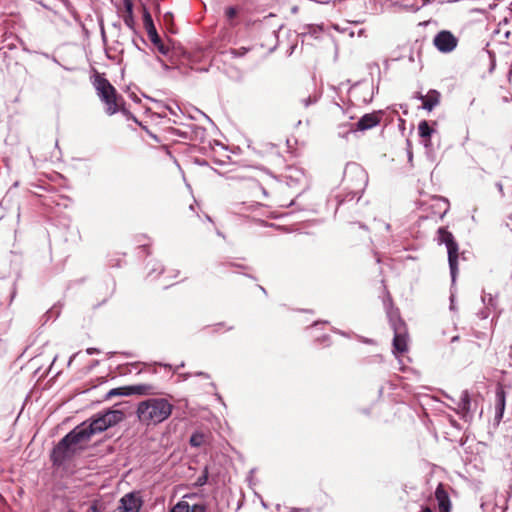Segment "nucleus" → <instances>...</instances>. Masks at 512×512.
Here are the masks:
<instances>
[{
    "instance_id": "1",
    "label": "nucleus",
    "mask_w": 512,
    "mask_h": 512,
    "mask_svg": "<svg viewBox=\"0 0 512 512\" xmlns=\"http://www.w3.org/2000/svg\"><path fill=\"white\" fill-rule=\"evenodd\" d=\"M108 429L102 413L82 422L66 434L53 448L51 461L54 465L60 466L71 459L78 448L90 441L91 437Z\"/></svg>"
},
{
    "instance_id": "2",
    "label": "nucleus",
    "mask_w": 512,
    "mask_h": 512,
    "mask_svg": "<svg viewBox=\"0 0 512 512\" xmlns=\"http://www.w3.org/2000/svg\"><path fill=\"white\" fill-rule=\"evenodd\" d=\"M174 406L165 398H149L137 406L139 421L147 426L164 422L172 414Z\"/></svg>"
},
{
    "instance_id": "3",
    "label": "nucleus",
    "mask_w": 512,
    "mask_h": 512,
    "mask_svg": "<svg viewBox=\"0 0 512 512\" xmlns=\"http://www.w3.org/2000/svg\"><path fill=\"white\" fill-rule=\"evenodd\" d=\"M93 85L97 95L105 104V111L108 115H113L118 111L125 112L123 97L117 93L114 86L103 75L96 74Z\"/></svg>"
},
{
    "instance_id": "4",
    "label": "nucleus",
    "mask_w": 512,
    "mask_h": 512,
    "mask_svg": "<svg viewBox=\"0 0 512 512\" xmlns=\"http://www.w3.org/2000/svg\"><path fill=\"white\" fill-rule=\"evenodd\" d=\"M367 184L368 174L365 169L357 163H348L344 169L342 185L351 194V200H359Z\"/></svg>"
},
{
    "instance_id": "5",
    "label": "nucleus",
    "mask_w": 512,
    "mask_h": 512,
    "mask_svg": "<svg viewBox=\"0 0 512 512\" xmlns=\"http://www.w3.org/2000/svg\"><path fill=\"white\" fill-rule=\"evenodd\" d=\"M436 240L439 245L444 244L447 248L450 274L452 280L455 281L458 273L459 245L446 227L438 228Z\"/></svg>"
},
{
    "instance_id": "6",
    "label": "nucleus",
    "mask_w": 512,
    "mask_h": 512,
    "mask_svg": "<svg viewBox=\"0 0 512 512\" xmlns=\"http://www.w3.org/2000/svg\"><path fill=\"white\" fill-rule=\"evenodd\" d=\"M143 24L149 40L154 44L159 53L167 56L170 52V48L163 43L162 39L158 35L152 16L145 7L143 8Z\"/></svg>"
},
{
    "instance_id": "7",
    "label": "nucleus",
    "mask_w": 512,
    "mask_h": 512,
    "mask_svg": "<svg viewBox=\"0 0 512 512\" xmlns=\"http://www.w3.org/2000/svg\"><path fill=\"white\" fill-rule=\"evenodd\" d=\"M433 45L442 53H450L457 47L458 38L449 30H441L434 36Z\"/></svg>"
},
{
    "instance_id": "8",
    "label": "nucleus",
    "mask_w": 512,
    "mask_h": 512,
    "mask_svg": "<svg viewBox=\"0 0 512 512\" xmlns=\"http://www.w3.org/2000/svg\"><path fill=\"white\" fill-rule=\"evenodd\" d=\"M142 506V500L134 493L124 495L116 509V512H139Z\"/></svg>"
},
{
    "instance_id": "9",
    "label": "nucleus",
    "mask_w": 512,
    "mask_h": 512,
    "mask_svg": "<svg viewBox=\"0 0 512 512\" xmlns=\"http://www.w3.org/2000/svg\"><path fill=\"white\" fill-rule=\"evenodd\" d=\"M382 115V111H374L372 113H367L363 115L356 123L357 130L365 131L376 127L377 125L380 124Z\"/></svg>"
},
{
    "instance_id": "10",
    "label": "nucleus",
    "mask_w": 512,
    "mask_h": 512,
    "mask_svg": "<svg viewBox=\"0 0 512 512\" xmlns=\"http://www.w3.org/2000/svg\"><path fill=\"white\" fill-rule=\"evenodd\" d=\"M434 495L438 504L439 512L452 511V502L443 483H439L437 485Z\"/></svg>"
},
{
    "instance_id": "11",
    "label": "nucleus",
    "mask_w": 512,
    "mask_h": 512,
    "mask_svg": "<svg viewBox=\"0 0 512 512\" xmlns=\"http://www.w3.org/2000/svg\"><path fill=\"white\" fill-rule=\"evenodd\" d=\"M422 101V108L427 111H432L440 103L441 94L434 89L428 91L427 95L417 93L415 96Z\"/></svg>"
},
{
    "instance_id": "12",
    "label": "nucleus",
    "mask_w": 512,
    "mask_h": 512,
    "mask_svg": "<svg viewBox=\"0 0 512 512\" xmlns=\"http://www.w3.org/2000/svg\"><path fill=\"white\" fill-rule=\"evenodd\" d=\"M408 332L403 329H398V333L393 337V352L395 354H403L408 350L407 345Z\"/></svg>"
},
{
    "instance_id": "13",
    "label": "nucleus",
    "mask_w": 512,
    "mask_h": 512,
    "mask_svg": "<svg viewBox=\"0 0 512 512\" xmlns=\"http://www.w3.org/2000/svg\"><path fill=\"white\" fill-rule=\"evenodd\" d=\"M506 404V393L504 389L499 386L495 392V420L500 422L504 415Z\"/></svg>"
},
{
    "instance_id": "14",
    "label": "nucleus",
    "mask_w": 512,
    "mask_h": 512,
    "mask_svg": "<svg viewBox=\"0 0 512 512\" xmlns=\"http://www.w3.org/2000/svg\"><path fill=\"white\" fill-rule=\"evenodd\" d=\"M456 412L463 416H466L471 412V399L467 390L461 392Z\"/></svg>"
},
{
    "instance_id": "15",
    "label": "nucleus",
    "mask_w": 512,
    "mask_h": 512,
    "mask_svg": "<svg viewBox=\"0 0 512 512\" xmlns=\"http://www.w3.org/2000/svg\"><path fill=\"white\" fill-rule=\"evenodd\" d=\"M206 507L203 504L190 505L186 501H179L170 512H205Z\"/></svg>"
},
{
    "instance_id": "16",
    "label": "nucleus",
    "mask_w": 512,
    "mask_h": 512,
    "mask_svg": "<svg viewBox=\"0 0 512 512\" xmlns=\"http://www.w3.org/2000/svg\"><path fill=\"white\" fill-rule=\"evenodd\" d=\"M108 428L118 424L124 419V413L121 410H107L102 413Z\"/></svg>"
},
{
    "instance_id": "17",
    "label": "nucleus",
    "mask_w": 512,
    "mask_h": 512,
    "mask_svg": "<svg viewBox=\"0 0 512 512\" xmlns=\"http://www.w3.org/2000/svg\"><path fill=\"white\" fill-rule=\"evenodd\" d=\"M133 395H155L158 394L155 386L151 384L131 385Z\"/></svg>"
},
{
    "instance_id": "18",
    "label": "nucleus",
    "mask_w": 512,
    "mask_h": 512,
    "mask_svg": "<svg viewBox=\"0 0 512 512\" xmlns=\"http://www.w3.org/2000/svg\"><path fill=\"white\" fill-rule=\"evenodd\" d=\"M389 319H390V325L391 328L395 333H398V329H403L404 331H407V326L405 322L400 318L398 312H391L389 313Z\"/></svg>"
},
{
    "instance_id": "19",
    "label": "nucleus",
    "mask_w": 512,
    "mask_h": 512,
    "mask_svg": "<svg viewBox=\"0 0 512 512\" xmlns=\"http://www.w3.org/2000/svg\"><path fill=\"white\" fill-rule=\"evenodd\" d=\"M434 130L429 126L426 120H422L418 125V133L425 141H429Z\"/></svg>"
},
{
    "instance_id": "20",
    "label": "nucleus",
    "mask_w": 512,
    "mask_h": 512,
    "mask_svg": "<svg viewBox=\"0 0 512 512\" xmlns=\"http://www.w3.org/2000/svg\"><path fill=\"white\" fill-rule=\"evenodd\" d=\"M192 447H200L205 443V435L202 432H194L189 440Z\"/></svg>"
},
{
    "instance_id": "21",
    "label": "nucleus",
    "mask_w": 512,
    "mask_h": 512,
    "mask_svg": "<svg viewBox=\"0 0 512 512\" xmlns=\"http://www.w3.org/2000/svg\"><path fill=\"white\" fill-rule=\"evenodd\" d=\"M209 477V469L208 466H205L202 474L197 478L196 482L194 483L195 487H202L208 482Z\"/></svg>"
},
{
    "instance_id": "22",
    "label": "nucleus",
    "mask_w": 512,
    "mask_h": 512,
    "mask_svg": "<svg viewBox=\"0 0 512 512\" xmlns=\"http://www.w3.org/2000/svg\"><path fill=\"white\" fill-rule=\"evenodd\" d=\"M123 21H124V24L130 28V29H134V26H135V20H134V14L133 12L132 13H129V14H124L123 15Z\"/></svg>"
},
{
    "instance_id": "23",
    "label": "nucleus",
    "mask_w": 512,
    "mask_h": 512,
    "mask_svg": "<svg viewBox=\"0 0 512 512\" xmlns=\"http://www.w3.org/2000/svg\"><path fill=\"white\" fill-rule=\"evenodd\" d=\"M247 49L242 47V48H239V49H231L230 50V54L233 56V57H242L244 56L246 53H247Z\"/></svg>"
},
{
    "instance_id": "24",
    "label": "nucleus",
    "mask_w": 512,
    "mask_h": 512,
    "mask_svg": "<svg viewBox=\"0 0 512 512\" xmlns=\"http://www.w3.org/2000/svg\"><path fill=\"white\" fill-rule=\"evenodd\" d=\"M226 17L231 20L237 15V10L235 7H228L225 10Z\"/></svg>"
},
{
    "instance_id": "25",
    "label": "nucleus",
    "mask_w": 512,
    "mask_h": 512,
    "mask_svg": "<svg viewBox=\"0 0 512 512\" xmlns=\"http://www.w3.org/2000/svg\"><path fill=\"white\" fill-rule=\"evenodd\" d=\"M120 390V396H130L133 395L131 385L119 387Z\"/></svg>"
},
{
    "instance_id": "26",
    "label": "nucleus",
    "mask_w": 512,
    "mask_h": 512,
    "mask_svg": "<svg viewBox=\"0 0 512 512\" xmlns=\"http://www.w3.org/2000/svg\"><path fill=\"white\" fill-rule=\"evenodd\" d=\"M123 4H124V8H125V13L124 14H129V13L133 12V2H132V0H123Z\"/></svg>"
},
{
    "instance_id": "27",
    "label": "nucleus",
    "mask_w": 512,
    "mask_h": 512,
    "mask_svg": "<svg viewBox=\"0 0 512 512\" xmlns=\"http://www.w3.org/2000/svg\"><path fill=\"white\" fill-rule=\"evenodd\" d=\"M317 101V98L315 96H308L304 99H302V104L304 105V107H308L309 105H311L312 103H315Z\"/></svg>"
},
{
    "instance_id": "28",
    "label": "nucleus",
    "mask_w": 512,
    "mask_h": 512,
    "mask_svg": "<svg viewBox=\"0 0 512 512\" xmlns=\"http://www.w3.org/2000/svg\"><path fill=\"white\" fill-rule=\"evenodd\" d=\"M120 390L119 387L118 388H113L111 389L107 395H106V398L109 399L111 397H114V396H120Z\"/></svg>"
},
{
    "instance_id": "29",
    "label": "nucleus",
    "mask_w": 512,
    "mask_h": 512,
    "mask_svg": "<svg viewBox=\"0 0 512 512\" xmlns=\"http://www.w3.org/2000/svg\"><path fill=\"white\" fill-rule=\"evenodd\" d=\"M86 353H87L88 355L98 354V353H100V350H99V349H97V348H92V347H91V348H87V349H86Z\"/></svg>"
},
{
    "instance_id": "30",
    "label": "nucleus",
    "mask_w": 512,
    "mask_h": 512,
    "mask_svg": "<svg viewBox=\"0 0 512 512\" xmlns=\"http://www.w3.org/2000/svg\"><path fill=\"white\" fill-rule=\"evenodd\" d=\"M420 512H432V509L429 506H421Z\"/></svg>"
},
{
    "instance_id": "31",
    "label": "nucleus",
    "mask_w": 512,
    "mask_h": 512,
    "mask_svg": "<svg viewBox=\"0 0 512 512\" xmlns=\"http://www.w3.org/2000/svg\"><path fill=\"white\" fill-rule=\"evenodd\" d=\"M157 60L161 63L162 67L166 70L169 69V66L161 59V58H157Z\"/></svg>"
},
{
    "instance_id": "32",
    "label": "nucleus",
    "mask_w": 512,
    "mask_h": 512,
    "mask_svg": "<svg viewBox=\"0 0 512 512\" xmlns=\"http://www.w3.org/2000/svg\"><path fill=\"white\" fill-rule=\"evenodd\" d=\"M262 193L265 197H268V191L264 187H261Z\"/></svg>"
},
{
    "instance_id": "33",
    "label": "nucleus",
    "mask_w": 512,
    "mask_h": 512,
    "mask_svg": "<svg viewBox=\"0 0 512 512\" xmlns=\"http://www.w3.org/2000/svg\"><path fill=\"white\" fill-rule=\"evenodd\" d=\"M309 29H313V33H316L317 29L321 30V27L320 26H317V27L310 26Z\"/></svg>"
},
{
    "instance_id": "34",
    "label": "nucleus",
    "mask_w": 512,
    "mask_h": 512,
    "mask_svg": "<svg viewBox=\"0 0 512 512\" xmlns=\"http://www.w3.org/2000/svg\"><path fill=\"white\" fill-rule=\"evenodd\" d=\"M91 510H92L93 512H98L97 507H96L95 505H93V506L91 507Z\"/></svg>"
},
{
    "instance_id": "35",
    "label": "nucleus",
    "mask_w": 512,
    "mask_h": 512,
    "mask_svg": "<svg viewBox=\"0 0 512 512\" xmlns=\"http://www.w3.org/2000/svg\"><path fill=\"white\" fill-rule=\"evenodd\" d=\"M290 512H302L301 509H292Z\"/></svg>"
},
{
    "instance_id": "36",
    "label": "nucleus",
    "mask_w": 512,
    "mask_h": 512,
    "mask_svg": "<svg viewBox=\"0 0 512 512\" xmlns=\"http://www.w3.org/2000/svg\"><path fill=\"white\" fill-rule=\"evenodd\" d=\"M228 266L234 267V266H237V265L234 264V263H229Z\"/></svg>"
},
{
    "instance_id": "37",
    "label": "nucleus",
    "mask_w": 512,
    "mask_h": 512,
    "mask_svg": "<svg viewBox=\"0 0 512 512\" xmlns=\"http://www.w3.org/2000/svg\"><path fill=\"white\" fill-rule=\"evenodd\" d=\"M67 512H75L74 510H68Z\"/></svg>"
}]
</instances>
